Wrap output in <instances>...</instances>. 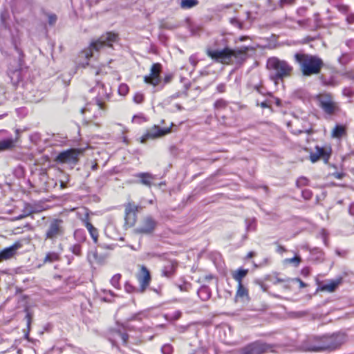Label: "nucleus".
Returning <instances> with one entry per match:
<instances>
[{"mask_svg": "<svg viewBox=\"0 0 354 354\" xmlns=\"http://www.w3.org/2000/svg\"><path fill=\"white\" fill-rule=\"evenodd\" d=\"M294 59L299 64L301 74L304 77L319 74L324 65L319 57L310 54L297 53L294 55Z\"/></svg>", "mask_w": 354, "mask_h": 354, "instance_id": "f257e3e1", "label": "nucleus"}, {"mask_svg": "<svg viewBox=\"0 0 354 354\" xmlns=\"http://www.w3.org/2000/svg\"><path fill=\"white\" fill-rule=\"evenodd\" d=\"M26 322H27V327L29 330L30 327V324H31L32 315H31L30 313L28 312V310H26Z\"/></svg>", "mask_w": 354, "mask_h": 354, "instance_id": "a19ab883", "label": "nucleus"}, {"mask_svg": "<svg viewBox=\"0 0 354 354\" xmlns=\"http://www.w3.org/2000/svg\"><path fill=\"white\" fill-rule=\"evenodd\" d=\"M206 53L214 62L224 64H229L233 57L238 58L243 54L241 50H232L229 48H225L221 50L207 49Z\"/></svg>", "mask_w": 354, "mask_h": 354, "instance_id": "39448f33", "label": "nucleus"}, {"mask_svg": "<svg viewBox=\"0 0 354 354\" xmlns=\"http://www.w3.org/2000/svg\"><path fill=\"white\" fill-rule=\"evenodd\" d=\"M295 2V0H280L279 5L283 8L285 5H292Z\"/></svg>", "mask_w": 354, "mask_h": 354, "instance_id": "37998d69", "label": "nucleus"}, {"mask_svg": "<svg viewBox=\"0 0 354 354\" xmlns=\"http://www.w3.org/2000/svg\"><path fill=\"white\" fill-rule=\"evenodd\" d=\"M275 102H276V104L277 106H280L281 102H280V100L279 99H277V98L275 99Z\"/></svg>", "mask_w": 354, "mask_h": 354, "instance_id": "338daca9", "label": "nucleus"}, {"mask_svg": "<svg viewBox=\"0 0 354 354\" xmlns=\"http://www.w3.org/2000/svg\"><path fill=\"white\" fill-rule=\"evenodd\" d=\"M173 123L171 124L169 127L160 128L158 125H153L149 129L147 133L141 138V142H144L148 139H156L161 138L171 131V127Z\"/></svg>", "mask_w": 354, "mask_h": 354, "instance_id": "f8f14e48", "label": "nucleus"}, {"mask_svg": "<svg viewBox=\"0 0 354 354\" xmlns=\"http://www.w3.org/2000/svg\"><path fill=\"white\" fill-rule=\"evenodd\" d=\"M276 250H277V252H279L280 254H282L283 252L286 251V248L283 246L281 245H277Z\"/></svg>", "mask_w": 354, "mask_h": 354, "instance_id": "864d4df0", "label": "nucleus"}, {"mask_svg": "<svg viewBox=\"0 0 354 354\" xmlns=\"http://www.w3.org/2000/svg\"><path fill=\"white\" fill-rule=\"evenodd\" d=\"M248 270L247 269L239 268L232 274L233 279L238 283H242V279L247 275Z\"/></svg>", "mask_w": 354, "mask_h": 354, "instance_id": "b1692460", "label": "nucleus"}, {"mask_svg": "<svg viewBox=\"0 0 354 354\" xmlns=\"http://www.w3.org/2000/svg\"><path fill=\"white\" fill-rule=\"evenodd\" d=\"M27 212H30V215L33 212L32 207L28 204H25L22 214H26Z\"/></svg>", "mask_w": 354, "mask_h": 354, "instance_id": "8fccbe9b", "label": "nucleus"}, {"mask_svg": "<svg viewBox=\"0 0 354 354\" xmlns=\"http://www.w3.org/2000/svg\"><path fill=\"white\" fill-rule=\"evenodd\" d=\"M198 4V0H182L180 2V7L183 9H190L196 6Z\"/></svg>", "mask_w": 354, "mask_h": 354, "instance_id": "bb28decb", "label": "nucleus"}, {"mask_svg": "<svg viewBox=\"0 0 354 354\" xmlns=\"http://www.w3.org/2000/svg\"><path fill=\"white\" fill-rule=\"evenodd\" d=\"M157 225L156 221L151 216L143 218L139 227L135 229L136 234H151L153 232Z\"/></svg>", "mask_w": 354, "mask_h": 354, "instance_id": "ddd939ff", "label": "nucleus"}, {"mask_svg": "<svg viewBox=\"0 0 354 354\" xmlns=\"http://www.w3.org/2000/svg\"><path fill=\"white\" fill-rule=\"evenodd\" d=\"M80 65H82V67L85 68L86 66L88 65V62H86V63H80Z\"/></svg>", "mask_w": 354, "mask_h": 354, "instance_id": "69168bd1", "label": "nucleus"}, {"mask_svg": "<svg viewBox=\"0 0 354 354\" xmlns=\"http://www.w3.org/2000/svg\"><path fill=\"white\" fill-rule=\"evenodd\" d=\"M346 21L350 24L354 23V14L348 15L346 17Z\"/></svg>", "mask_w": 354, "mask_h": 354, "instance_id": "603ef678", "label": "nucleus"}, {"mask_svg": "<svg viewBox=\"0 0 354 354\" xmlns=\"http://www.w3.org/2000/svg\"><path fill=\"white\" fill-rule=\"evenodd\" d=\"M162 66L159 63L153 64L150 73L148 75L144 77V82L147 84H151L153 86H158L160 82V72Z\"/></svg>", "mask_w": 354, "mask_h": 354, "instance_id": "4468645a", "label": "nucleus"}, {"mask_svg": "<svg viewBox=\"0 0 354 354\" xmlns=\"http://www.w3.org/2000/svg\"><path fill=\"white\" fill-rule=\"evenodd\" d=\"M97 163L96 162H91V168L92 170H96L97 169Z\"/></svg>", "mask_w": 354, "mask_h": 354, "instance_id": "4d7b16f0", "label": "nucleus"}, {"mask_svg": "<svg viewBox=\"0 0 354 354\" xmlns=\"http://www.w3.org/2000/svg\"><path fill=\"white\" fill-rule=\"evenodd\" d=\"M124 288H125V290L129 293H131V292H133V290H134V287L133 286H131V284H129V283H125Z\"/></svg>", "mask_w": 354, "mask_h": 354, "instance_id": "a18cd8bd", "label": "nucleus"}, {"mask_svg": "<svg viewBox=\"0 0 354 354\" xmlns=\"http://www.w3.org/2000/svg\"><path fill=\"white\" fill-rule=\"evenodd\" d=\"M235 297L236 299L240 298L246 301L249 300L248 290L242 283L238 284Z\"/></svg>", "mask_w": 354, "mask_h": 354, "instance_id": "4be33fe9", "label": "nucleus"}, {"mask_svg": "<svg viewBox=\"0 0 354 354\" xmlns=\"http://www.w3.org/2000/svg\"><path fill=\"white\" fill-rule=\"evenodd\" d=\"M21 247V243L19 242L15 243L12 245L0 251V262L2 261L8 260L12 258L15 254L17 250Z\"/></svg>", "mask_w": 354, "mask_h": 354, "instance_id": "f3484780", "label": "nucleus"}, {"mask_svg": "<svg viewBox=\"0 0 354 354\" xmlns=\"http://www.w3.org/2000/svg\"><path fill=\"white\" fill-rule=\"evenodd\" d=\"M143 100L144 95L142 93H136L133 96V101L137 104L142 103L143 102Z\"/></svg>", "mask_w": 354, "mask_h": 354, "instance_id": "c9c22d12", "label": "nucleus"}, {"mask_svg": "<svg viewBox=\"0 0 354 354\" xmlns=\"http://www.w3.org/2000/svg\"><path fill=\"white\" fill-rule=\"evenodd\" d=\"M254 253L253 252H250L248 254L247 257H248V258H252L254 256Z\"/></svg>", "mask_w": 354, "mask_h": 354, "instance_id": "680f3d73", "label": "nucleus"}, {"mask_svg": "<svg viewBox=\"0 0 354 354\" xmlns=\"http://www.w3.org/2000/svg\"><path fill=\"white\" fill-rule=\"evenodd\" d=\"M176 266L177 263L176 262H168L162 270V275L167 277H171L174 273Z\"/></svg>", "mask_w": 354, "mask_h": 354, "instance_id": "5701e85b", "label": "nucleus"}, {"mask_svg": "<svg viewBox=\"0 0 354 354\" xmlns=\"http://www.w3.org/2000/svg\"><path fill=\"white\" fill-rule=\"evenodd\" d=\"M346 133L345 126L336 124L331 131V137L333 138H341Z\"/></svg>", "mask_w": 354, "mask_h": 354, "instance_id": "412c9836", "label": "nucleus"}, {"mask_svg": "<svg viewBox=\"0 0 354 354\" xmlns=\"http://www.w3.org/2000/svg\"><path fill=\"white\" fill-rule=\"evenodd\" d=\"M301 194H302L303 198L306 200L310 199L313 196L312 192L309 189L303 190Z\"/></svg>", "mask_w": 354, "mask_h": 354, "instance_id": "4c0bfd02", "label": "nucleus"}, {"mask_svg": "<svg viewBox=\"0 0 354 354\" xmlns=\"http://www.w3.org/2000/svg\"><path fill=\"white\" fill-rule=\"evenodd\" d=\"M273 345L261 342H254L245 346L241 354H263L273 351Z\"/></svg>", "mask_w": 354, "mask_h": 354, "instance_id": "6e6552de", "label": "nucleus"}, {"mask_svg": "<svg viewBox=\"0 0 354 354\" xmlns=\"http://www.w3.org/2000/svg\"><path fill=\"white\" fill-rule=\"evenodd\" d=\"M82 152L81 149H70L59 153L56 161L59 163L75 165L78 162V156Z\"/></svg>", "mask_w": 354, "mask_h": 354, "instance_id": "1a4fd4ad", "label": "nucleus"}, {"mask_svg": "<svg viewBox=\"0 0 354 354\" xmlns=\"http://www.w3.org/2000/svg\"><path fill=\"white\" fill-rule=\"evenodd\" d=\"M189 61H190V62L192 63V64L193 66L196 65V62L194 60V59L192 57L189 58Z\"/></svg>", "mask_w": 354, "mask_h": 354, "instance_id": "e2e57ef3", "label": "nucleus"}, {"mask_svg": "<svg viewBox=\"0 0 354 354\" xmlns=\"http://www.w3.org/2000/svg\"><path fill=\"white\" fill-rule=\"evenodd\" d=\"M19 75L20 72L19 71H15L12 72V75L11 76V80L13 81L14 77H16L17 80L13 83L15 84L19 82Z\"/></svg>", "mask_w": 354, "mask_h": 354, "instance_id": "c03bdc74", "label": "nucleus"}, {"mask_svg": "<svg viewBox=\"0 0 354 354\" xmlns=\"http://www.w3.org/2000/svg\"><path fill=\"white\" fill-rule=\"evenodd\" d=\"M266 68L268 71L269 78L275 84H278L279 81L290 77L293 71V67L288 62L277 57L268 59Z\"/></svg>", "mask_w": 354, "mask_h": 354, "instance_id": "f03ea898", "label": "nucleus"}, {"mask_svg": "<svg viewBox=\"0 0 354 354\" xmlns=\"http://www.w3.org/2000/svg\"><path fill=\"white\" fill-rule=\"evenodd\" d=\"M331 152L332 150L330 147H319L316 145L315 147V151L310 153L309 159L313 163L317 162L319 159H322L325 163H328Z\"/></svg>", "mask_w": 354, "mask_h": 354, "instance_id": "9b49d317", "label": "nucleus"}, {"mask_svg": "<svg viewBox=\"0 0 354 354\" xmlns=\"http://www.w3.org/2000/svg\"><path fill=\"white\" fill-rule=\"evenodd\" d=\"M92 255H93V259L95 260L97 259V254L95 252H94V253H93Z\"/></svg>", "mask_w": 354, "mask_h": 354, "instance_id": "774afa93", "label": "nucleus"}, {"mask_svg": "<svg viewBox=\"0 0 354 354\" xmlns=\"http://www.w3.org/2000/svg\"><path fill=\"white\" fill-rule=\"evenodd\" d=\"M337 8H338L339 11L344 12V13H346L348 10V7L345 5H339V6H337Z\"/></svg>", "mask_w": 354, "mask_h": 354, "instance_id": "09e8293b", "label": "nucleus"}, {"mask_svg": "<svg viewBox=\"0 0 354 354\" xmlns=\"http://www.w3.org/2000/svg\"><path fill=\"white\" fill-rule=\"evenodd\" d=\"M59 260V254L56 252H49L46 254L44 262L53 263Z\"/></svg>", "mask_w": 354, "mask_h": 354, "instance_id": "a878e982", "label": "nucleus"}, {"mask_svg": "<svg viewBox=\"0 0 354 354\" xmlns=\"http://www.w3.org/2000/svg\"><path fill=\"white\" fill-rule=\"evenodd\" d=\"M118 35L109 32L102 35L98 39L92 41L90 46L81 52V57L88 59L93 57V50L98 51L104 46H111V43L116 41Z\"/></svg>", "mask_w": 354, "mask_h": 354, "instance_id": "20e7f679", "label": "nucleus"}, {"mask_svg": "<svg viewBox=\"0 0 354 354\" xmlns=\"http://www.w3.org/2000/svg\"><path fill=\"white\" fill-rule=\"evenodd\" d=\"M91 91L97 92V95L95 97L96 105L97 106L98 110L103 109V101L109 97V93H107L105 86L100 83L93 88Z\"/></svg>", "mask_w": 354, "mask_h": 354, "instance_id": "2eb2a0df", "label": "nucleus"}, {"mask_svg": "<svg viewBox=\"0 0 354 354\" xmlns=\"http://www.w3.org/2000/svg\"><path fill=\"white\" fill-rule=\"evenodd\" d=\"M348 212L350 214L353 216L354 215V203H351V205L349 206Z\"/></svg>", "mask_w": 354, "mask_h": 354, "instance_id": "6e6d98bb", "label": "nucleus"}, {"mask_svg": "<svg viewBox=\"0 0 354 354\" xmlns=\"http://www.w3.org/2000/svg\"><path fill=\"white\" fill-rule=\"evenodd\" d=\"M135 176L140 179V182L142 185L149 187L151 186L153 182L156 179L155 176L148 172L139 173L137 174Z\"/></svg>", "mask_w": 354, "mask_h": 354, "instance_id": "6ab92c4d", "label": "nucleus"}, {"mask_svg": "<svg viewBox=\"0 0 354 354\" xmlns=\"http://www.w3.org/2000/svg\"><path fill=\"white\" fill-rule=\"evenodd\" d=\"M342 278H338L334 280H331L327 283L322 285L320 287V290L322 291H326L328 292H332L335 291V290L337 288V286L342 283Z\"/></svg>", "mask_w": 354, "mask_h": 354, "instance_id": "aec40b11", "label": "nucleus"}, {"mask_svg": "<svg viewBox=\"0 0 354 354\" xmlns=\"http://www.w3.org/2000/svg\"><path fill=\"white\" fill-rule=\"evenodd\" d=\"M301 261L299 256H295L292 258L286 259L283 262L286 264H292L295 267H297Z\"/></svg>", "mask_w": 354, "mask_h": 354, "instance_id": "c85d7f7f", "label": "nucleus"}, {"mask_svg": "<svg viewBox=\"0 0 354 354\" xmlns=\"http://www.w3.org/2000/svg\"><path fill=\"white\" fill-rule=\"evenodd\" d=\"M64 222L62 219L55 218L51 221L45 234V239L55 240L64 234Z\"/></svg>", "mask_w": 354, "mask_h": 354, "instance_id": "0eeeda50", "label": "nucleus"}, {"mask_svg": "<svg viewBox=\"0 0 354 354\" xmlns=\"http://www.w3.org/2000/svg\"><path fill=\"white\" fill-rule=\"evenodd\" d=\"M257 105L260 106L263 109H265V108H270L271 106V104H270V101H264V102H261L260 104H257Z\"/></svg>", "mask_w": 354, "mask_h": 354, "instance_id": "49530a36", "label": "nucleus"}, {"mask_svg": "<svg viewBox=\"0 0 354 354\" xmlns=\"http://www.w3.org/2000/svg\"><path fill=\"white\" fill-rule=\"evenodd\" d=\"M284 281H286L285 279H280V278H277L276 280L274 281V284H277L279 283H281V282H284Z\"/></svg>", "mask_w": 354, "mask_h": 354, "instance_id": "bf43d9fd", "label": "nucleus"}, {"mask_svg": "<svg viewBox=\"0 0 354 354\" xmlns=\"http://www.w3.org/2000/svg\"><path fill=\"white\" fill-rule=\"evenodd\" d=\"M30 215V212H27L26 214H21L17 216L15 219V220H21L23 219Z\"/></svg>", "mask_w": 354, "mask_h": 354, "instance_id": "3c124183", "label": "nucleus"}, {"mask_svg": "<svg viewBox=\"0 0 354 354\" xmlns=\"http://www.w3.org/2000/svg\"><path fill=\"white\" fill-rule=\"evenodd\" d=\"M115 336L119 337L124 345H127L128 343L129 335L127 333L120 331V330H115L114 331Z\"/></svg>", "mask_w": 354, "mask_h": 354, "instance_id": "cd10ccee", "label": "nucleus"}, {"mask_svg": "<svg viewBox=\"0 0 354 354\" xmlns=\"http://www.w3.org/2000/svg\"><path fill=\"white\" fill-rule=\"evenodd\" d=\"M216 90L218 93H223L225 91V84L223 83L219 84L216 86Z\"/></svg>", "mask_w": 354, "mask_h": 354, "instance_id": "de8ad7c7", "label": "nucleus"}, {"mask_svg": "<svg viewBox=\"0 0 354 354\" xmlns=\"http://www.w3.org/2000/svg\"><path fill=\"white\" fill-rule=\"evenodd\" d=\"M320 340L319 344L310 346L308 348V350L311 351L334 350L346 342V337L344 333H339L330 336H324Z\"/></svg>", "mask_w": 354, "mask_h": 354, "instance_id": "7ed1b4c3", "label": "nucleus"}, {"mask_svg": "<svg viewBox=\"0 0 354 354\" xmlns=\"http://www.w3.org/2000/svg\"><path fill=\"white\" fill-rule=\"evenodd\" d=\"M74 238L78 242H84L86 240V235L83 230L77 229L74 232Z\"/></svg>", "mask_w": 354, "mask_h": 354, "instance_id": "c756f323", "label": "nucleus"}, {"mask_svg": "<svg viewBox=\"0 0 354 354\" xmlns=\"http://www.w3.org/2000/svg\"><path fill=\"white\" fill-rule=\"evenodd\" d=\"M143 315L144 314L142 313L134 314L128 319V321H134V320L140 321L142 319V315Z\"/></svg>", "mask_w": 354, "mask_h": 354, "instance_id": "ea45409f", "label": "nucleus"}, {"mask_svg": "<svg viewBox=\"0 0 354 354\" xmlns=\"http://www.w3.org/2000/svg\"><path fill=\"white\" fill-rule=\"evenodd\" d=\"M129 91V87L127 84H122L118 87V93L120 95H125Z\"/></svg>", "mask_w": 354, "mask_h": 354, "instance_id": "72a5a7b5", "label": "nucleus"}, {"mask_svg": "<svg viewBox=\"0 0 354 354\" xmlns=\"http://www.w3.org/2000/svg\"><path fill=\"white\" fill-rule=\"evenodd\" d=\"M138 279L140 285V291L142 292L145 290L147 287L149 285L151 281V276L148 269L142 266L140 269V272L138 276Z\"/></svg>", "mask_w": 354, "mask_h": 354, "instance_id": "dca6fc26", "label": "nucleus"}, {"mask_svg": "<svg viewBox=\"0 0 354 354\" xmlns=\"http://www.w3.org/2000/svg\"><path fill=\"white\" fill-rule=\"evenodd\" d=\"M293 280L299 282L301 288H304L306 286V283L304 281H302L299 278H295Z\"/></svg>", "mask_w": 354, "mask_h": 354, "instance_id": "5fc2aeb1", "label": "nucleus"}, {"mask_svg": "<svg viewBox=\"0 0 354 354\" xmlns=\"http://www.w3.org/2000/svg\"><path fill=\"white\" fill-rule=\"evenodd\" d=\"M230 23L234 26L239 28V29H242V23L240 22L236 18L230 19Z\"/></svg>", "mask_w": 354, "mask_h": 354, "instance_id": "58836bf2", "label": "nucleus"}, {"mask_svg": "<svg viewBox=\"0 0 354 354\" xmlns=\"http://www.w3.org/2000/svg\"><path fill=\"white\" fill-rule=\"evenodd\" d=\"M333 176L335 178H336L337 179H341L343 177V174H341V173H334L333 174Z\"/></svg>", "mask_w": 354, "mask_h": 354, "instance_id": "13d9d810", "label": "nucleus"}, {"mask_svg": "<svg viewBox=\"0 0 354 354\" xmlns=\"http://www.w3.org/2000/svg\"><path fill=\"white\" fill-rule=\"evenodd\" d=\"M57 21V16L54 14H50L48 15V24L50 25H54Z\"/></svg>", "mask_w": 354, "mask_h": 354, "instance_id": "79ce46f5", "label": "nucleus"}, {"mask_svg": "<svg viewBox=\"0 0 354 354\" xmlns=\"http://www.w3.org/2000/svg\"><path fill=\"white\" fill-rule=\"evenodd\" d=\"M308 179L306 178V177H304V176H301L300 178H299L296 182V185L297 187H302V186H306L308 184Z\"/></svg>", "mask_w": 354, "mask_h": 354, "instance_id": "473e14b6", "label": "nucleus"}, {"mask_svg": "<svg viewBox=\"0 0 354 354\" xmlns=\"http://www.w3.org/2000/svg\"><path fill=\"white\" fill-rule=\"evenodd\" d=\"M138 209L139 206L132 202H128L124 205L125 226L131 227L135 225Z\"/></svg>", "mask_w": 354, "mask_h": 354, "instance_id": "9d476101", "label": "nucleus"}, {"mask_svg": "<svg viewBox=\"0 0 354 354\" xmlns=\"http://www.w3.org/2000/svg\"><path fill=\"white\" fill-rule=\"evenodd\" d=\"M213 278L212 275H207L205 276V279L210 280Z\"/></svg>", "mask_w": 354, "mask_h": 354, "instance_id": "0e129e2a", "label": "nucleus"}, {"mask_svg": "<svg viewBox=\"0 0 354 354\" xmlns=\"http://www.w3.org/2000/svg\"><path fill=\"white\" fill-rule=\"evenodd\" d=\"M82 221L84 222V225L88 230L93 242L97 243L98 240V230L89 222L88 214L87 213L86 214L85 217L82 219Z\"/></svg>", "mask_w": 354, "mask_h": 354, "instance_id": "a211bd4d", "label": "nucleus"}, {"mask_svg": "<svg viewBox=\"0 0 354 354\" xmlns=\"http://www.w3.org/2000/svg\"><path fill=\"white\" fill-rule=\"evenodd\" d=\"M90 109L88 107H84L81 109V113L82 114L85 113L86 111H89Z\"/></svg>", "mask_w": 354, "mask_h": 354, "instance_id": "052dcab7", "label": "nucleus"}, {"mask_svg": "<svg viewBox=\"0 0 354 354\" xmlns=\"http://www.w3.org/2000/svg\"><path fill=\"white\" fill-rule=\"evenodd\" d=\"M226 106V102L222 99L218 100L214 103V106L216 109H222Z\"/></svg>", "mask_w": 354, "mask_h": 354, "instance_id": "e433bc0d", "label": "nucleus"}, {"mask_svg": "<svg viewBox=\"0 0 354 354\" xmlns=\"http://www.w3.org/2000/svg\"><path fill=\"white\" fill-rule=\"evenodd\" d=\"M15 145V140L12 138H8L0 141V151L12 149Z\"/></svg>", "mask_w": 354, "mask_h": 354, "instance_id": "393cba45", "label": "nucleus"}, {"mask_svg": "<svg viewBox=\"0 0 354 354\" xmlns=\"http://www.w3.org/2000/svg\"><path fill=\"white\" fill-rule=\"evenodd\" d=\"M70 251L77 255V256H80L81 255V253H82V248H81V245L80 244H75L72 246H71L70 248Z\"/></svg>", "mask_w": 354, "mask_h": 354, "instance_id": "2f4dec72", "label": "nucleus"}, {"mask_svg": "<svg viewBox=\"0 0 354 354\" xmlns=\"http://www.w3.org/2000/svg\"><path fill=\"white\" fill-rule=\"evenodd\" d=\"M121 279V275L120 274H116L115 275H113L111 279V285L117 288V289H120V280Z\"/></svg>", "mask_w": 354, "mask_h": 354, "instance_id": "7c9ffc66", "label": "nucleus"}, {"mask_svg": "<svg viewBox=\"0 0 354 354\" xmlns=\"http://www.w3.org/2000/svg\"><path fill=\"white\" fill-rule=\"evenodd\" d=\"M161 351L163 354H171L173 352V348L169 344H165L162 347Z\"/></svg>", "mask_w": 354, "mask_h": 354, "instance_id": "f704fd0d", "label": "nucleus"}, {"mask_svg": "<svg viewBox=\"0 0 354 354\" xmlns=\"http://www.w3.org/2000/svg\"><path fill=\"white\" fill-rule=\"evenodd\" d=\"M316 99L318 106L323 112L328 115H333L339 111L338 103L335 102L330 93H320L317 95Z\"/></svg>", "mask_w": 354, "mask_h": 354, "instance_id": "423d86ee", "label": "nucleus"}]
</instances>
